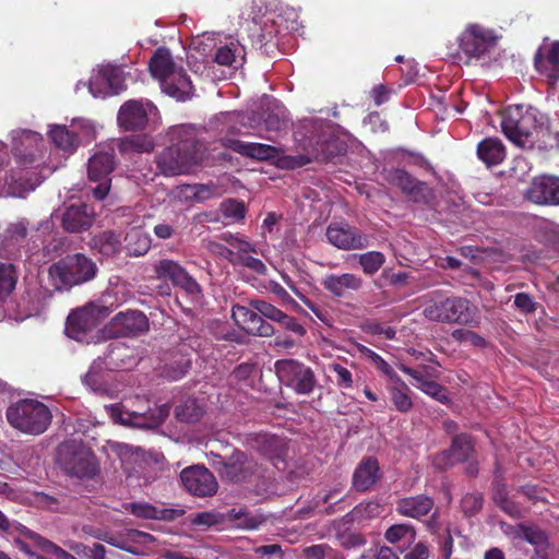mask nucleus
I'll return each mask as SVG.
<instances>
[{
    "label": "nucleus",
    "mask_w": 559,
    "mask_h": 559,
    "mask_svg": "<svg viewBox=\"0 0 559 559\" xmlns=\"http://www.w3.org/2000/svg\"><path fill=\"white\" fill-rule=\"evenodd\" d=\"M171 145L156 156L159 171L165 176L189 173L203 158V144L191 127L178 126L170 130Z\"/></svg>",
    "instance_id": "f257e3e1"
},
{
    "label": "nucleus",
    "mask_w": 559,
    "mask_h": 559,
    "mask_svg": "<svg viewBox=\"0 0 559 559\" xmlns=\"http://www.w3.org/2000/svg\"><path fill=\"white\" fill-rule=\"evenodd\" d=\"M543 126L544 115L532 106H509L502 115L501 128L503 134L516 146L524 150L535 147Z\"/></svg>",
    "instance_id": "f03ea898"
},
{
    "label": "nucleus",
    "mask_w": 559,
    "mask_h": 559,
    "mask_svg": "<svg viewBox=\"0 0 559 559\" xmlns=\"http://www.w3.org/2000/svg\"><path fill=\"white\" fill-rule=\"evenodd\" d=\"M424 317L437 323L459 324L475 328L479 324L477 307L467 298L448 296L429 300L424 310Z\"/></svg>",
    "instance_id": "7ed1b4c3"
},
{
    "label": "nucleus",
    "mask_w": 559,
    "mask_h": 559,
    "mask_svg": "<svg viewBox=\"0 0 559 559\" xmlns=\"http://www.w3.org/2000/svg\"><path fill=\"white\" fill-rule=\"evenodd\" d=\"M8 423L22 433L39 436L50 426L52 413L43 402L22 399L11 404L5 412Z\"/></svg>",
    "instance_id": "20e7f679"
},
{
    "label": "nucleus",
    "mask_w": 559,
    "mask_h": 559,
    "mask_svg": "<svg viewBox=\"0 0 559 559\" xmlns=\"http://www.w3.org/2000/svg\"><path fill=\"white\" fill-rule=\"evenodd\" d=\"M96 272V264L90 258L76 253L52 263L48 269V281L55 290H69L93 280Z\"/></svg>",
    "instance_id": "39448f33"
},
{
    "label": "nucleus",
    "mask_w": 559,
    "mask_h": 559,
    "mask_svg": "<svg viewBox=\"0 0 559 559\" xmlns=\"http://www.w3.org/2000/svg\"><path fill=\"white\" fill-rule=\"evenodd\" d=\"M499 38L491 28L478 23L467 24L457 37L459 51L454 57L465 64L485 60L496 49Z\"/></svg>",
    "instance_id": "423d86ee"
},
{
    "label": "nucleus",
    "mask_w": 559,
    "mask_h": 559,
    "mask_svg": "<svg viewBox=\"0 0 559 559\" xmlns=\"http://www.w3.org/2000/svg\"><path fill=\"white\" fill-rule=\"evenodd\" d=\"M57 462L71 477L92 479L98 474L95 455L82 444L64 442L57 450Z\"/></svg>",
    "instance_id": "0eeeda50"
},
{
    "label": "nucleus",
    "mask_w": 559,
    "mask_h": 559,
    "mask_svg": "<svg viewBox=\"0 0 559 559\" xmlns=\"http://www.w3.org/2000/svg\"><path fill=\"white\" fill-rule=\"evenodd\" d=\"M274 369L280 382L297 394L309 395L317 385L313 370L297 359H280L274 364Z\"/></svg>",
    "instance_id": "6e6552de"
},
{
    "label": "nucleus",
    "mask_w": 559,
    "mask_h": 559,
    "mask_svg": "<svg viewBox=\"0 0 559 559\" xmlns=\"http://www.w3.org/2000/svg\"><path fill=\"white\" fill-rule=\"evenodd\" d=\"M116 167L115 148L111 144L98 148L88 159L87 176L91 181L98 182L92 193L96 200H104L110 190V174Z\"/></svg>",
    "instance_id": "1a4fd4ad"
},
{
    "label": "nucleus",
    "mask_w": 559,
    "mask_h": 559,
    "mask_svg": "<svg viewBox=\"0 0 559 559\" xmlns=\"http://www.w3.org/2000/svg\"><path fill=\"white\" fill-rule=\"evenodd\" d=\"M306 154L283 157L281 159L282 166L298 168L313 160L321 163L332 162L335 157L345 154L346 144L336 138L319 139L314 145L310 148H306Z\"/></svg>",
    "instance_id": "9d476101"
},
{
    "label": "nucleus",
    "mask_w": 559,
    "mask_h": 559,
    "mask_svg": "<svg viewBox=\"0 0 559 559\" xmlns=\"http://www.w3.org/2000/svg\"><path fill=\"white\" fill-rule=\"evenodd\" d=\"M13 140L12 153L21 167H32L43 158L44 139L40 133L32 130H21Z\"/></svg>",
    "instance_id": "9b49d317"
},
{
    "label": "nucleus",
    "mask_w": 559,
    "mask_h": 559,
    "mask_svg": "<svg viewBox=\"0 0 559 559\" xmlns=\"http://www.w3.org/2000/svg\"><path fill=\"white\" fill-rule=\"evenodd\" d=\"M183 488L195 497H212L218 489L214 474L202 465L186 467L180 473Z\"/></svg>",
    "instance_id": "f8f14e48"
},
{
    "label": "nucleus",
    "mask_w": 559,
    "mask_h": 559,
    "mask_svg": "<svg viewBox=\"0 0 559 559\" xmlns=\"http://www.w3.org/2000/svg\"><path fill=\"white\" fill-rule=\"evenodd\" d=\"M219 474L223 479L230 483L251 481L259 472L258 463L248 457V455L239 450H235L231 455L222 462Z\"/></svg>",
    "instance_id": "ddd939ff"
},
{
    "label": "nucleus",
    "mask_w": 559,
    "mask_h": 559,
    "mask_svg": "<svg viewBox=\"0 0 559 559\" xmlns=\"http://www.w3.org/2000/svg\"><path fill=\"white\" fill-rule=\"evenodd\" d=\"M525 200L540 206H559V177H534L524 192Z\"/></svg>",
    "instance_id": "4468645a"
},
{
    "label": "nucleus",
    "mask_w": 559,
    "mask_h": 559,
    "mask_svg": "<svg viewBox=\"0 0 559 559\" xmlns=\"http://www.w3.org/2000/svg\"><path fill=\"white\" fill-rule=\"evenodd\" d=\"M325 237L330 245L345 251L360 250L369 246L368 236L348 224L331 223Z\"/></svg>",
    "instance_id": "2eb2a0df"
},
{
    "label": "nucleus",
    "mask_w": 559,
    "mask_h": 559,
    "mask_svg": "<svg viewBox=\"0 0 559 559\" xmlns=\"http://www.w3.org/2000/svg\"><path fill=\"white\" fill-rule=\"evenodd\" d=\"M124 88L123 71L116 66H103L96 75L91 79L90 92L95 97H107L118 94Z\"/></svg>",
    "instance_id": "dca6fc26"
},
{
    "label": "nucleus",
    "mask_w": 559,
    "mask_h": 559,
    "mask_svg": "<svg viewBox=\"0 0 559 559\" xmlns=\"http://www.w3.org/2000/svg\"><path fill=\"white\" fill-rule=\"evenodd\" d=\"M474 452V440L468 433L455 435L451 447L448 450L437 454L433 459V465L438 469H447L457 463L468 461Z\"/></svg>",
    "instance_id": "f3484780"
},
{
    "label": "nucleus",
    "mask_w": 559,
    "mask_h": 559,
    "mask_svg": "<svg viewBox=\"0 0 559 559\" xmlns=\"http://www.w3.org/2000/svg\"><path fill=\"white\" fill-rule=\"evenodd\" d=\"M231 317L236 324L248 334L269 337L275 331L272 324L267 323L252 307L240 305L233 306Z\"/></svg>",
    "instance_id": "a211bd4d"
},
{
    "label": "nucleus",
    "mask_w": 559,
    "mask_h": 559,
    "mask_svg": "<svg viewBox=\"0 0 559 559\" xmlns=\"http://www.w3.org/2000/svg\"><path fill=\"white\" fill-rule=\"evenodd\" d=\"M100 312L102 310L97 307H84L72 311L67 318L66 332L68 336L81 341L88 332L98 326Z\"/></svg>",
    "instance_id": "6ab92c4d"
},
{
    "label": "nucleus",
    "mask_w": 559,
    "mask_h": 559,
    "mask_svg": "<svg viewBox=\"0 0 559 559\" xmlns=\"http://www.w3.org/2000/svg\"><path fill=\"white\" fill-rule=\"evenodd\" d=\"M222 146L245 157L258 160H272L281 157L283 150L269 144L249 143L233 138H222Z\"/></svg>",
    "instance_id": "aec40b11"
},
{
    "label": "nucleus",
    "mask_w": 559,
    "mask_h": 559,
    "mask_svg": "<svg viewBox=\"0 0 559 559\" xmlns=\"http://www.w3.org/2000/svg\"><path fill=\"white\" fill-rule=\"evenodd\" d=\"M159 86L163 93L178 102L191 99L194 93L192 82L182 67L170 73L168 79H164V83Z\"/></svg>",
    "instance_id": "412c9836"
},
{
    "label": "nucleus",
    "mask_w": 559,
    "mask_h": 559,
    "mask_svg": "<svg viewBox=\"0 0 559 559\" xmlns=\"http://www.w3.org/2000/svg\"><path fill=\"white\" fill-rule=\"evenodd\" d=\"M433 507V499L420 493L399 499L395 510L402 516L420 521L432 511Z\"/></svg>",
    "instance_id": "4be33fe9"
},
{
    "label": "nucleus",
    "mask_w": 559,
    "mask_h": 559,
    "mask_svg": "<svg viewBox=\"0 0 559 559\" xmlns=\"http://www.w3.org/2000/svg\"><path fill=\"white\" fill-rule=\"evenodd\" d=\"M323 288L333 297L344 298L348 292H358L361 289L364 281L356 274H328L321 282Z\"/></svg>",
    "instance_id": "5701e85b"
},
{
    "label": "nucleus",
    "mask_w": 559,
    "mask_h": 559,
    "mask_svg": "<svg viewBox=\"0 0 559 559\" xmlns=\"http://www.w3.org/2000/svg\"><path fill=\"white\" fill-rule=\"evenodd\" d=\"M94 222V213L85 203L72 204L62 215V227L69 233L88 229Z\"/></svg>",
    "instance_id": "b1692460"
},
{
    "label": "nucleus",
    "mask_w": 559,
    "mask_h": 559,
    "mask_svg": "<svg viewBox=\"0 0 559 559\" xmlns=\"http://www.w3.org/2000/svg\"><path fill=\"white\" fill-rule=\"evenodd\" d=\"M380 466L376 457L364 459L356 467L353 475V487L357 491H367L380 479Z\"/></svg>",
    "instance_id": "393cba45"
},
{
    "label": "nucleus",
    "mask_w": 559,
    "mask_h": 559,
    "mask_svg": "<svg viewBox=\"0 0 559 559\" xmlns=\"http://www.w3.org/2000/svg\"><path fill=\"white\" fill-rule=\"evenodd\" d=\"M168 469V463L162 452L142 451V478L147 485L163 476Z\"/></svg>",
    "instance_id": "a878e982"
},
{
    "label": "nucleus",
    "mask_w": 559,
    "mask_h": 559,
    "mask_svg": "<svg viewBox=\"0 0 559 559\" xmlns=\"http://www.w3.org/2000/svg\"><path fill=\"white\" fill-rule=\"evenodd\" d=\"M178 68L170 51L164 47L157 48L148 62V70L152 76L158 80L159 85L164 83V79H168L170 73L176 72Z\"/></svg>",
    "instance_id": "bb28decb"
},
{
    "label": "nucleus",
    "mask_w": 559,
    "mask_h": 559,
    "mask_svg": "<svg viewBox=\"0 0 559 559\" xmlns=\"http://www.w3.org/2000/svg\"><path fill=\"white\" fill-rule=\"evenodd\" d=\"M257 448L260 454L272 462H284L287 454V445L284 438L275 435H262L257 439Z\"/></svg>",
    "instance_id": "cd10ccee"
},
{
    "label": "nucleus",
    "mask_w": 559,
    "mask_h": 559,
    "mask_svg": "<svg viewBox=\"0 0 559 559\" xmlns=\"http://www.w3.org/2000/svg\"><path fill=\"white\" fill-rule=\"evenodd\" d=\"M477 156L488 167L501 164L506 158V147L498 138H486L477 145Z\"/></svg>",
    "instance_id": "c85d7f7f"
},
{
    "label": "nucleus",
    "mask_w": 559,
    "mask_h": 559,
    "mask_svg": "<svg viewBox=\"0 0 559 559\" xmlns=\"http://www.w3.org/2000/svg\"><path fill=\"white\" fill-rule=\"evenodd\" d=\"M536 70L546 76L559 78V43H552L545 55L539 50L535 56Z\"/></svg>",
    "instance_id": "c756f323"
},
{
    "label": "nucleus",
    "mask_w": 559,
    "mask_h": 559,
    "mask_svg": "<svg viewBox=\"0 0 559 559\" xmlns=\"http://www.w3.org/2000/svg\"><path fill=\"white\" fill-rule=\"evenodd\" d=\"M393 384L388 388L391 403L400 413H408L413 408V400L411 397V390L407 384L395 373L394 379H391Z\"/></svg>",
    "instance_id": "7c9ffc66"
},
{
    "label": "nucleus",
    "mask_w": 559,
    "mask_h": 559,
    "mask_svg": "<svg viewBox=\"0 0 559 559\" xmlns=\"http://www.w3.org/2000/svg\"><path fill=\"white\" fill-rule=\"evenodd\" d=\"M116 336L131 337L140 331V312L129 310L117 313L111 320Z\"/></svg>",
    "instance_id": "2f4dec72"
},
{
    "label": "nucleus",
    "mask_w": 559,
    "mask_h": 559,
    "mask_svg": "<svg viewBox=\"0 0 559 559\" xmlns=\"http://www.w3.org/2000/svg\"><path fill=\"white\" fill-rule=\"evenodd\" d=\"M190 368L191 359L188 355L171 354L169 361L158 368V373L169 381H177L183 378Z\"/></svg>",
    "instance_id": "473e14b6"
},
{
    "label": "nucleus",
    "mask_w": 559,
    "mask_h": 559,
    "mask_svg": "<svg viewBox=\"0 0 559 559\" xmlns=\"http://www.w3.org/2000/svg\"><path fill=\"white\" fill-rule=\"evenodd\" d=\"M32 502L37 508L50 512H66L69 509L66 493L51 495L44 491H34Z\"/></svg>",
    "instance_id": "72a5a7b5"
},
{
    "label": "nucleus",
    "mask_w": 559,
    "mask_h": 559,
    "mask_svg": "<svg viewBox=\"0 0 559 559\" xmlns=\"http://www.w3.org/2000/svg\"><path fill=\"white\" fill-rule=\"evenodd\" d=\"M117 120L123 131H135L140 127V102H126L118 111Z\"/></svg>",
    "instance_id": "f704fd0d"
},
{
    "label": "nucleus",
    "mask_w": 559,
    "mask_h": 559,
    "mask_svg": "<svg viewBox=\"0 0 559 559\" xmlns=\"http://www.w3.org/2000/svg\"><path fill=\"white\" fill-rule=\"evenodd\" d=\"M91 245L93 249L97 250L104 257H112L119 252L121 241L119 236L111 231L105 230L92 238Z\"/></svg>",
    "instance_id": "c9c22d12"
},
{
    "label": "nucleus",
    "mask_w": 559,
    "mask_h": 559,
    "mask_svg": "<svg viewBox=\"0 0 559 559\" xmlns=\"http://www.w3.org/2000/svg\"><path fill=\"white\" fill-rule=\"evenodd\" d=\"M183 514V509L169 508L164 503H162L160 506L142 503V519L170 522L182 516Z\"/></svg>",
    "instance_id": "e433bc0d"
},
{
    "label": "nucleus",
    "mask_w": 559,
    "mask_h": 559,
    "mask_svg": "<svg viewBox=\"0 0 559 559\" xmlns=\"http://www.w3.org/2000/svg\"><path fill=\"white\" fill-rule=\"evenodd\" d=\"M49 138L58 148L64 152L72 153L78 147V135L66 126H55L49 131Z\"/></svg>",
    "instance_id": "4c0bfd02"
},
{
    "label": "nucleus",
    "mask_w": 559,
    "mask_h": 559,
    "mask_svg": "<svg viewBox=\"0 0 559 559\" xmlns=\"http://www.w3.org/2000/svg\"><path fill=\"white\" fill-rule=\"evenodd\" d=\"M204 414L203 407L195 399H187L176 406L175 416L182 423H197Z\"/></svg>",
    "instance_id": "58836bf2"
},
{
    "label": "nucleus",
    "mask_w": 559,
    "mask_h": 559,
    "mask_svg": "<svg viewBox=\"0 0 559 559\" xmlns=\"http://www.w3.org/2000/svg\"><path fill=\"white\" fill-rule=\"evenodd\" d=\"M170 406L167 403L154 404V407L148 406L145 412H142V428H155L162 425L168 417Z\"/></svg>",
    "instance_id": "ea45409f"
},
{
    "label": "nucleus",
    "mask_w": 559,
    "mask_h": 559,
    "mask_svg": "<svg viewBox=\"0 0 559 559\" xmlns=\"http://www.w3.org/2000/svg\"><path fill=\"white\" fill-rule=\"evenodd\" d=\"M219 211L229 223H239L245 219L247 207L243 201L227 199L221 203Z\"/></svg>",
    "instance_id": "a19ab883"
},
{
    "label": "nucleus",
    "mask_w": 559,
    "mask_h": 559,
    "mask_svg": "<svg viewBox=\"0 0 559 559\" xmlns=\"http://www.w3.org/2000/svg\"><path fill=\"white\" fill-rule=\"evenodd\" d=\"M417 533L412 524L399 523L391 525L384 533V538L390 544H397L403 539L414 543Z\"/></svg>",
    "instance_id": "79ce46f5"
},
{
    "label": "nucleus",
    "mask_w": 559,
    "mask_h": 559,
    "mask_svg": "<svg viewBox=\"0 0 559 559\" xmlns=\"http://www.w3.org/2000/svg\"><path fill=\"white\" fill-rule=\"evenodd\" d=\"M385 180L406 194L417 179L403 168H392L386 171Z\"/></svg>",
    "instance_id": "37998d69"
},
{
    "label": "nucleus",
    "mask_w": 559,
    "mask_h": 559,
    "mask_svg": "<svg viewBox=\"0 0 559 559\" xmlns=\"http://www.w3.org/2000/svg\"><path fill=\"white\" fill-rule=\"evenodd\" d=\"M183 267L169 259H162L154 264V272L157 278L169 280L174 284L179 275L183 272Z\"/></svg>",
    "instance_id": "c03bdc74"
},
{
    "label": "nucleus",
    "mask_w": 559,
    "mask_h": 559,
    "mask_svg": "<svg viewBox=\"0 0 559 559\" xmlns=\"http://www.w3.org/2000/svg\"><path fill=\"white\" fill-rule=\"evenodd\" d=\"M228 516L234 521L238 527L246 530L258 528L260 524L264 522L262 515H251L246 509L240 508L239 510L231 509Z\"/></svg>",
    "instance_id": "a18cd8bd"
},
{
    "label": "nucleus",
    "mask_w": 559,
    "mask_h": 559,
    "mask_svg": "<svg viewBox=\"0 0 559 559\" xmlns=\"http://www.w3.org/2000/svg\"><path fill=\"white\" fill-rule=\"evenodd\" d=\"M108 445L110 450L120 459L122 466L124 469L129 468V465L132 462H136L140 455V449L133 448L123 442L118 441H109Z\"/></svg>",
    "instance_id": "49530a36"
},
{
    "label": "nucleus",
    "mask_w": 559,
    "mask_h": 559,
    "mask_svg": "<svg viewBox=\"0 0 559 559\" xmlns=\"http://www.w3.org/2000/svg\"><path fill=\"white\" fill-rule=\"evenodd\" d=\"M110 356L114 360H119L123 366H127L131 360L136 362L139 349L136 346L133 344L130 345L128 342H117L112 345Z\"/></svg>",
    "instance_id": "de8ad7c7"
},
{
    "label": "nucleus",
    "mask_w": 559,
    "mask_h": 559,
    "mask_svg": "<svg viewBox=\"0 0 559 559\" xmlns=\"http://www.w3.org/2000/svg\"><path fill=\"white\" fill-rule=\"evenodd\" d=\"M405 195L413 202L425 205L431 204L435 200L433 190L426 182L418 179Z\"/></svg>",
    "instance_id": "09e8293b"
},
{
    "label": "nucleus",
    "mask_w": 559,
    "mask_h": 559,
    "mask_svg": "<svg viewBox=\"0 0 559 559\" xmlns=\"http://www.w3.org/2000/svg\"><path fill=\"white\" fill-rule=\"evenodd\" d=\"M385 262V257L380 251H369L358 255V263L367 275L377 273Z\"/></svg>",
    "instance_id": "8fccbe9b"
},
{
    "label": "nucleus",
    "mask_w": 559,
    "mask_h": 559,
    "mask_svg": "<svg viewBox=\"0 0 559 559\" xmlns=\"http://www.w3.org/2000/svg\"><path fill=\"white\" fill-rule=\"evenodd\" d=\"M356 348L360 355L371 360L379 371L394 379L396 372L379 354L362 344H356Z\"/></svg>",
    "instance_id": "3c124183"
},
{
    "label": "nucleus",
    "mask_w": 559,
    "mask_h": 559,
    "mask_svg": "<svg viewBox=\"0 0 559 559\" xmlns=\"http://www.w3.org/2000/svg\"><path fill=\"white\" fill-rule=\"evenodd\" d=\"M383 511L382 506L377 501L361 502L357 504L348 515L353 520H367L378 518Z\"/></svg>",
    "instance_id": "603ef678"
},
{
    "label": "nucleus",
    "mask_w": 559,
    "mask_h": 559,
    "mask_svg": "<svg viewBox=\"0 0 559 559\" xmlns=\"http://www.w3.org/2000/svg\"><path fill=\"white\" fill-rule=\"evenodd\" d=\"M484 504L481 492L473 491L466 493L461 500V510L466 518H471L480 512Z\"/></svg>",
    "instance_id": "864d4df0"
},
{
    "label": "nucleus",
    "mask_w": 559,
    "mask_h": 559,
    "mask_svg": "<svg viewBox=\"0 0 559 559\" xmlns=\"http://www.w3.org/2000/svg\"><path fill=\"white\" fill-rule=\"evenodd\" d=\"M521 537L536 547L546 548L548 546V535L545 531L530 525H520Z\"/></svg>",
    "instance_id": "5fc2aeb1"
},
{
    "label": "nucleus",
    "mask_w": 559,
    "mask_h": 559,
    "mask_svg": "<svg viewBox=\"0 0 559 559\" xmlns=\"http://www.w3.org/2000/svg\"><path fill=\"white\" fill-rule=\"evenodd\" d=\"M27 236V223L24 221L10 224L4 234L3 241L7 246H16L23 242Z\"/></svg>",
    "instance_id": "6e6d98bb"
},
{
    "label": "nucleus",
    "mask_w": 559,
    "mask_h": 559,
    "mask_svg": "<svg viewBox=\"0 0 559 559\" xmlns=\"http://www.w3.org/2000/svg\"><path fill=\"white\" fill-rule=\"evenodd\" d=\"M306 559H344L343 555L326 544L312 545L304 549Z\"/></svg>",
    "instance_id": "4d7b16f0"
},
{
    "label": "nucleus",
    "mask_w": 559,
    "mask_h": 559,
    "mask_svg": "<svg viewBox=\"0 0 559 559\" xmlns=\"http://www.w3.org/2000/svg\"><path fill=\"white\" fill-rule=\"evenodd\" d=\"M539 135L546 138V140H543L540 143H536L535 146H537L538 150L559 151V123L549 126L546 129L542 127Z\"/></svg>",
    "instance_id": "13d9d810"
},
{
    "label": "nucleus",
    "mask_w": 559,
    "mask_h": 559,
    "mask_svg": "<svg viewBox=\"0 0 559 559\" xmlns=\"http://www.w3.org/2000/svg\"><path fill=\"white\" fill-rule=\"evenodd\" d=\"M451 336L459 343H468L474 347L484 348L487 346L485 337L472 330L456 329L452 331Z\"/></svg>",
    "instance_id": "bf43d9fd"
},
{
    "label": "nucleus",
    "mask_w": 559,
    "mask_h": 559,
    "mask_svg": "<svg viewBox=\"0 0 559 559\" xmlns=\"http://www.w3.org/2000/svg\"><path fill=\"white\" fill-rule=\"evenodd\" d=\"M250 307L257 310L259 316L263 319L266 318L276 323L281 320V317L284 313L281 309L262 299L250 300Z\"/></svg>",
    "instance_id": "052dcab7"
},
{
    "label": "nucleus",
    "mask_w": 559,
    "mask_h": 559,
    "mask_svg": "<svg viewBox=\"0 0 559 559\" xmlns=\"http://www.w3.org/2000/svg\"><path fill=\"white\" fill-rule=\"evenodd\" d=\"M83 382L86 386H88L93 392L97 394H106L108 391V386L106 381L104 380V376L100 371L95 368H91L83 378Z\"/></svg>",
    "instance_id": "680f3d73"
},
{
    "label": "nucleus",
    "mask_w": 559,
    "mask_h": 559,
    "mask_svg": "<svg viewBox=\"0 0 559 559\" xmlns=\"http://www.w3.org/2000/svg\"><path fill=\"white\" fill-rule=\"evenodd\" d=\"M421 391L442 404L450 403L448 389L436 381L430 380L423 383Z\"/></svg>",
    "instance_id": "e2e57ef3"
},
{
    "label": "nucleus",
    "mask_w": 559,
    "mask_h": 559,
    "mask_svg": "<svg viewBox=\"0 0 559 559\" xmlns=\"http://www.w3.org/2000/svg\"><path fill=\"white\" fill-rule=\"evenodd\" d=\"M160 120L157 107L150 100H142V130L146 127L154 129Z\"/></svg>",
    "instance_id": "0e129e2a"
},
{
    "label": "nucleus",
    "mask_w": 559,
    "mask_h": 559,
    "mask_svg": "<svg viewBox=\"0 0 559 559\" xmlns=\"http://www.w3.org/2000/svg\"><path fill=\"white\" fill-rule=\"evenodd\" d=\"M174 285L191 296L200 295L202 292L201 285L186 270L179 275Z\"/></svg>",
    "instance_id": "69168bd1"
},
{
    "label": "nucleus",
    "mask_w": 559,
    "mask_h": 559,
    "mask_svg": "<svg viewBox=\"0 0 559 559\" xmlns=\"http://www.w3.org/2000/svg\"><path fill=\"white\" fill-rule=\"evenodd\" d=\"M118 151L122 156L140 153V135L132 134L118 140Z\"/></svg>",
    "instance_id": "338daca9"
},
{
    "label": "nucleus",
    "mask_w": 559,
    "mask_h": 559,
    "mask_svg": "<svg viewBox=\"0 0 559 559\" xmlns=\"http://www.w3.org/2000/svg\"><path fill=\"white\" fill-rule=\"evenodd\" d=\"M140 228L132 226L124 236V249L129 255L140 257Z\"/></svg>",
    "instance_id": "774afa93"
}]
</instances>
